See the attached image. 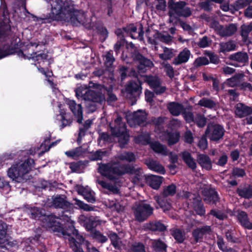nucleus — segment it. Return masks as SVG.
I'll list each match as a JSON object with an SVG mask.
<instances>
[{
    "instance_id": "nucleus-30",
    "label": "nucleus",
    "mask_w": 252,
    "mask_h": 252,
    "mask_svg": "<svg viewBox=\"0 0 252 252\" xmlns=\"http://www.w3.org/2000/svg\"><path fill=\"white\" fill-rule=\"evenodd\" d=\"M166 137L168 146H171L178 143L180 138V133L179 131H168L166 132Z\"/></svg>"
},
{
    "instance_id": "nucleus-22",
    "label": "nucleus",
    "mask_w": 252,
    "mask_h": 252,
    "mask_svg": "<svg viewBox=\"0 0 252 252\" xmlns=\"http://www.w3.org/2000/svg\"><path fill=\"white\" fill-rule=\"evenodd\" d=\"M145 164L150 169L154 171L161 174H164L165 173L164 167L159 162L152 158L146 160Z\"/></svg>"
},
{
    "instance_id": "nucleus-23",
    "label": "nucleus",
    "mask_w": 252,
    "mask_h": 252,
    "mask_svg": "<svg viewBox=\"0 0 252 252\" xmlns=\"http://www.w3.org/2000/svg\"><path fill=\"white\" fill-rule=\"evenodd\" d=\"M146 182L149 186L155 189H158L162 182L163 178L161 176L150 175L145 177Z\"/></svg>"
},
{
    "instance_id": "nucleus-32",
    "label": "nucleus",
    "mask_w": 252,
    "mask_h": 252,
    "mask_svg": "<svg viewBox=\"0 0 252 252\" xmlns=\"http://www.w3.org/2000/svg\"><path fill=\"white\" fill-rule=\"evenodd\" d=\"M237 30L235 25L231 24L226 27H221L219 30V34L221 36H229L233 34Z\"/></svg>"
},
{
    "instance_id": "nucleus-15",
    "label": "nucleus",
    "mask_w": 252,
    "mask_h": 252,
    "mask_svg": "<svg viewBox=\"0 0 252 252\" xmlns=\"http://www.w3.org/2000/svg\"><path fill=\"white\" fill-rule=\"evenodd\" d=\"M26 211L28 215L31 219L34 220H39L41 218H43L42 220L46 225V222H44V219L47 216H50L51 215H45V210L41 208L37 207H31L27 205Z\"/></svg>"
},
{
    "instance_id": "nucleus-6",
    "label": "nucleus",
    "mask_w": 252,
    "mask_h": 252,
    "mask_svg": "<svg viewBox=\"0 0 252 252\" xmlns=\"http://www.w3.org/2000/svg\"><path fill=\"white\" fill-rule=\"evenodd\" d=\"M141 82L129 81L126 87V96L131 100V105L136 104L137 98L139 97L142 91Z\"/></svg>"
},
{
    "instance_id": "nucleus-55",
    "label": "nucleus",
    "mask_w": 252,
    "mask_h": 252,
    "mask_svg": "<svg viewBox=\"0 0 252 252\" xmlns=\"http://www.w3.org/2000/svg\"><path fill=\"white\" fill-rule=\"evenodd\" d=\"M93 238L98 242L104 243L108 240L106 236L103 235L99 231L94 229L93 234Z\"/></svg>"
},
{
    "instance_id": "nucleus-53",
    "label": "nucleus",
    "mask_w": 252,
    "mask_h": 252,
    "mask_svg": "<svg viewBox=\"0 0 252 252\" xmlns=\"http://www.w3.org/2000/svg\"><path fill=\"white\" fill-rule=\"evenodd\" d=\"M118 138V143L121 148H125L126 146L128 144L129 140V133H125L117 137Z\"/></svg>"
},
{
    "instance_id": "nucleus-58",
    "label": "nucleus",
    "mask_w": 252,
    "mask_h": 252,
    "mask_svg": "<svg viewBox=\"0 0 252 252\" xmlns=\"http://www.w3.org/2000/svg\"><path fill=\"white\" fill-rule=\"evenodd\" d=\"M105 154L106 151H102L101 150H98L91 155L89 158L92 161L101 160Z\"/></svg>"
},
{
    "instance_id": "nucleus-36",
    "label": "nucleus",
    "mask_w": 252,
    "mask_h": 252,
    "mask_svg": "<svg viewBox=\"0 0 252 252\" xmlns=\"http://www.w3.org/2000/svg\"><path fill=\"white\" fill-rule=\"evenodd\" d=\"M189 59V50H185L181 52L178 56L175 58L173 61V63L175 65H178L187 62Z\"/></svg>"
},
{
    "instance_id": "nucleus-51",
    "label": "nucleus",
    "mask_w": 252,
    "mask_h": 252,
    "mask_svg": "<svg viewBox=\"0 0 252 252\" xmlns=\"http://www.w3.org/2000/svg\"><path fill=\"white\" fill-rule=\"evenodd\" d=\"M130 252H146L144 244L141 242L133 243L130 248Z\"/></svg>"
},
{
    "instance_id": "nucleus-20",
    "label": "nucleus",
    "mask_w": 252,
    "mask_h": 252,
    "mask_svg": "<svg viewBox=\"0 0 252 252\" xmlns=\"http://www.w3.org/2000/svg\"><path fill=\"white\" fill-rule=\"evenodd\" d=\"M68 104L74 116L77 118V122L79 124H81L83 119V108L81 104H77L74 100H70Z\"/></svg>"
},
{
    "instance_id": "nucleus-38",
    "label": "nucleus",
    "mask_w": 252,
    "mask_h": 252,
    "mask_svg": "<svg viewBox=\"0 0 252 252\" xmlns=\"http://www.w3.org/2000/svg\"><path fill=\"white\" fill-rule=\"evenodd\" d=\"M210 231L209 226H204L201 228H198L195 230L193 233V236L196 242L200 241L202 238L203 235Z\"/></svg>"
},
{
    "instance_id": "nucleus-56",
    "label": "nucleus",
    "mask_w": 252,
    "mask_h": 252,
    "mask_svg": "<svg viewBox=\"0 0 252 252\" xmlns=\"http://www.w3.org/2000/svg\"><path fill=\"white\" fill-rule=\"evenodd\" d=\"M199 104L202 106L207 107L209 108H215L217 104L212 100L202 98L199 101Z\"/></svg>"
},
{
    "instance_id": "nucleus-63",
    "label": "nucleus",
    "mask_w": 252,
    "mask_h": 252,
    "mask_svg": "<svg viewBox=\"0 0 252 252\" xmlns=\"http://www.w3.org/2000/svg\"><path fill=\"white\" fill-rule=\"evenodd\" d=\"M60 115H61L62 117V125L61 126V129L63 128L66 126H70L72 121L70 119H67L65 118V113L61 112Z\"/></svg>"
},
{
    "instance_id": "nucleus-40",
    "label": "nucleus",
    "mask_w": 252,
    "mask_h": 252,
    "mask_svg": "<svg viewBox=\"0 0 252 252\" xmlns=\"http://www.w3.org/2000/svg\"><path fill=\"white\" fill-rule=\"evenodd\" d=\"M252 31V22L249 25H244L241 27V35L244 41L247 44L251 40L248 37L249 33Z\"/></svg>"
},
{
    "instance_id": "nucleus-57",
    "label": "nucleus",
    "mask_w": 252,
    "mask_h": 252,
    "mask_svg": "<svg viewBox=\"0 0 252 252\" xmlns=\"http://www.w3.org/2000/svg\"><path fill=\"white\" fill-rule=\"evenodd\" d=\"M97 32L102 41H105L108 36V31L104 26L98 27L97 28Z\"/></svg>"
},
{
    "instance_id": "nucleus-11",
    "label": "nucleus",
    "mask_w": 252,
    "mask_h": 252,
    "mask_svg": "<svg viewBox=\"0 0 252 252\" xmlns=\"http://www.w3.org/2000/svg\"><path fill=\"white\" fill-rule=\"evenodd\" d=\"M126 31V35H129L132 39H143L144 32L142 24L138 25V27L134 24H130L124 29Z\"/></svg>"
},
{
    "instance_id": "nucleus-3",
    "label": "nucleus",
    "mask_w": 252,
    "mask_h": 252,
    "mask_svg": "<svg viewBox=\"0 0 252 252\" xmlns=\"http://www.w3.org/2000/svg\"><path fill=\"white\" fill-rule=\"evenodd\" d=\"M56 219L54 216H47L44 221L46 222V225L54 232H57L58 235L68 239L70 242L76 241L73 236L77 237L79 233L74 225L70 223L65 224L63 226L60 222L57 221Z\"/></svg>"
},
{
    "instance_id": "nucleus-12",
    "label": "nucleus",
    "mask_w": 252,
    "mask_h": 252,
    "mask_svg": "<svg viewBox=\"0 0 252 252\" xmlns=\"http://www.w3.org/2000/svg\"><path fill=\"white\" fill-rule=\"evenodd\" d=\"M75 189L78 194L83 196V198L88 202L94 203L96 202L95 193L88 186L76 185Z\"/></svg>"
},
{
    "instance_id": "nucleus-29",
    "label": "nucleus",
    "mask_w": 252,
    "mask_h": 252,
    "mask_svg": "<svg viewBox=\"0 0 252 252\" xmlns=\"http://www.w3.org/2000/svg\"><path fill=\"white\" fill-rule=\"evenodd\" d=\"M199 164L203 168L209 170L212 168V162L209 157L205 155H199L197 158Z\"/></svg>"
},
{
    "instance_id": "nucleus-14",
    "label": "nucleus",
    "mask_w": 252,
    "mask_h": 252,
    "mask_svg": "<svg viewBox=\"0 0 252 252\" xmlns=\"http://www.w3.org/2000/svg\"><path fill=\"white\" fill-rule=\"evenodd\" d=\"M122 168L124 169V175L126 174H134V176L133 178V181L134 183H139L142 180L143 172L141 168H135L133 165L129 164H123Z\"/></svg>"
},
{
    "instance_id": "nucleus-48",
    "label": "nucleus",
    "mask_w": 252,
    "mask_h": 252,
    "mask_svg": "<svg viewBox=\"0 0 252 252\" xmlns=\"http://www.w3.org/2000/svg\"><path fill=\"white\" fill-rule=\"evenodd\" d=\"M86 165L85 161L79 160L77 162H72L69 163V168L72 172H79L82 168Z\"/></svg>"
},
{
    "instance_id": "nucleus-46",
    "label": "nucleus",
    "mask_w": 252,
    "mask_h": 252,
    "mask_svg": "<svg viewBox=\"0 0 252 252\" xmlns=\"http://www.w3.org/2000/svg\"><path fill=\"white\" fill-rule=\"evenodd\" d=\"M73 200L75 201L74 205H76L81 210L85 211H92L94 210V206L86 204L83 201L79 200L77 198H74Z\"/></svg>"
},
{
    "instance_id": "nucleus-33",
    "label": "nucleus",
    "mask_w": 252,
    "mask_h": 252,
    "mask_svg": "<svg viewBox=\"0 0 252 252\" xmlns=\"http://www.w3.org/2000/svg\"><path fill=\"white\" fill-rule=\"evenodd\" d=\"M237 192L242 197L248 199L252 198V186H251L240 187L238 188Z\"/></svg>"
},
{
    "instance_id": "nucleus-64",
    "label": "nucleus",
    "mask_w": 252,
    "mask_h": 252,
    "mask_svg": "<svg viewBox=\"0 0 252 252\" xmlns=\"http://www.w3.org/2000/svg\"><path fill=\"white\" fill-rule=\"evenodd\" d=\"M125 28V27L118 28L115 31V33L117 35L118 37L120 38V40L123 41H126L125 33L126 34V31L124 30Z\"/></svg>"
},
{
    "instance_id": "nucleus-25",
    "label": "nucleus",
    "mask_w": 252,
    "mask_h": 252,
    "mask_svg": "<svg viewBox=\"0 0 252 252\" xmlns=\"http://www.w3.org/2000/svg\"><path fill=\"white\" fill-rule=\"evenodd\" d=\"M237 219L243 227L248 229H252V222L250 221L246 212L242 211H238Z\"/></svg>"
},
{
    "instance_id": "nucleus-18",
    "label": "nucleus",
    "mask_w": 252,
    "mask_h": 252,
    "mask_svg": "<svg viewBox=\"0 0 252 252\" xmlns=\"http://www.w3.org/2000/svg\"><path fill=\"white\" fill-rule=\"evenodd\" d=\"M147 115L146 112L138 111L133 113L131 121L136 126H145L147 125Z\"/></svg>"
},
{
    "instance_id": "nucleus-5",
    "label": "nucleus",
    "mask_w": 252,
    "mask_h": 252,
    "mask_svg": "<svg viewBox=\"0 0 252 252\" xmlns=\"http://www.w3.org/2000/svg\"><path fill=\"white\" fill-rule=\"evenodd\" d=\"M98 172L110 181L116 180V176L124 175V169L122 168V165H121L116 162L98 163Z\"/></svg>"
},
{
    "instance_id": "nucleus-54",
    "label": "nucleus",
    "mask_w": 252,
    "mask_h": 252,
    "mask_svg": "<svg viewBox=\"0 0 252 252\" xmlns=\"http://www.w3.org/2000/svg\"><path fill=\"white\" fill-rule=\"evenodd\" d=\"M105 65L107 67H111L115 61V59L113 55L112 51L107 52L105 55Z\"/></svg>"
},
{
    "instance_id": "nucleus-2",
    "label": "nucleus",
    "mask_w": 252,
    "mask_h": 252,
    "mask_svg": "<svg viewBox=\"0 0 252 252\" xmlns=\"http://www.w3.org/2000/svg\"><path fill=\"white\" fill-rule=\"evenodd\" d=\"M187 4V3L184 1H175L174 0H168L167 2L168 15L169 17V23L174 25L179 22L184 30L189 31V24L179 19V17H189V7L186 6Z\"/></svg>"
},
{
    "instance_id": "nucleus-59",
    "label": "nucleus",
    "mask_w": 252,
    "mask_h": 252,
    "mask_svg": "<svg viewBox=\"0 0 252 252\" xmlns=\"http://www.w3.org/2000/svg\"><path fill=\"white\" fill-rule=\"evenodd\" d=\"M98 184L103 189H107L113 192H117L118 191V188L104 181H99Z\"/></svg>"
},
{
    "instance_id": "nucleus-1",
    "label": "nucleus",
    "mask_w": 252,
    "mask_h": 252,
    "mask_svg": "<svg viewBox=\"0 0 252 252\" xmlns=\"http://www.w3.org/2000/svg\"><path fill=\"white\" fill-rule=\"evenodd\" d=\"M51 5L52 11L40 17L34 16V21L42 23H50L54 21H64L78 26L85 22L84 12L75 8V4L71 0H46Z\"/></svg>"
},
{
    "instance_id": "nucleus-45",
    "label": "nucleus",
    "mask_w": 252,
    "mask_h": 252,
    "mask_svg": "<svg viewBox=\"0 0 252 252\" xmlns=\"http://www.w3.org/2000/svg\"><path fill=\"white\" fill-rule=\"evenodd\" d=\"M176 193V186L173 184H171L165 188L161 193V195L164 197L169 196H172Z\"/></svg>"
},
{
    "instance_id": "nucleus-9",
    "label": "nucleus",
    "mask_w": 252,
    "mask_h": 252,
    "mask_svg": "<svg viewBox=\"0 0 252 252\" xmlns=\"http://www.w3.org/2000/svg\"><path fill=\"white\" fill-rule=\"evenodd\" d=\"M10 30V28L6 30L4 27H0V39L7 37ZM14 52L15 49L9 45V42L4 43L0 47V60L12 55Z\"/></svg>"
},
{
    "instance_id": "nucleus-44",
    "label": "nucleus",
    "mask_w": 252,
    "mask_h": 252,
    "mask_svg": "<svg viewBox=\"0 0 252 252\" xmlns=\"http://www.w3.org/2000/svg\"><path fill=\"white\" fill-rule=\"evenodd\" d=\"M119 158L123 161H126L128 162H135L136 160V156L135 154L131 152H125L119 156Z\"/></svg>"
},
{
    "instance_id": "nucleus-37",
    "label": "nucleus",
    "mask_w": 252,
    "mask_h": 252,
    "mask_svg": "<svg viewBox=\"0 0 252 252\" xmlns=\"http://www.w3.org/2000/svg\"><path fill=\"white\" fill-rule=\"evenodd\" d=\"M220 51L225 53L233 51L235 49L236 45L234 41H229L228 42H221L220 44Z\"/></svg>"
},
{
    "instance_id": "nucleus-10",
    "label": "nucleus",
    "mask_w": 252,
    "mask_h": 252,
    "mask_svg": "<svg viewBox=\"0 0 252 252\" xmlns=\"http://www.w3.org/2000/svg\"><path fill=\"white\" fill-rule=\"evenodd\" d=\"M79 220L81 224L88 231H93L98 225H100L101 221L97 217L81 215Z\"/></svg>"
},
{
    "instance_id": "nucleus-43",
    "label": "nucleus",
    "mask_w": 252,
    "mask_h": 252,
    "mask_svg": "<svg viewBox=\"0 0 252 252\" xmlns=\"http://www.w3.org/2000/svg\"><path fill=\"white\" fill-rule=\"evenodd\" d=\"M29 60L32 59L35 61H37L38 63L42 61L44 62V61L47 60V58L48 55L46 53H40L37 54L36 52H34L33 51L31 53H29Z\"/></svg>"
},
{
    "instance_id": "nucleus-52",
    "label": "nucleus",
    "mask_w": 252,
    "mask_h": 252,
    "mask_svg": "<svg viewBox=\"0 0 252 252\" xmlns=\"http://www.w3.org/2000/svg\"><path fill=\"white\" fill-rule=\"evenodd\" d=\"M252 2V0H237L233 4V7L236 10L244 8Z\"/></svg>"
},
{
    "instance_id": "nucleus-7",
    "label": "nucleus",
    "mask_w": 252,
    "mask_h": 252,
    "mask_svg": "<svg viewBox=\"0 0 252 252\" xmlns=\"http://www.w3.org/2000/svg\"><path fill=\"white\" fill-rule=\"evenodd\" d=\"M153 208L149 204H139L134 212L135 220L138 222H143L153 213Z\"/></svg>"
},
{
    "instance_id": "nucleus-60",
    "label": "nucleus",
    "mask_w": 252,
    "mask_h": 252,
    "mask_svg": "<svg viewBox=\"0 0 252 252\" xmlns=\"http://www.w3.org/2000/svg\"><path fill=\"white\" fill-rule=\"evenodd\" d=\"M81 147H77L73 150L68 151L65 152V155L72 158L79 157L81 155Z\"/></svg>"
},
{
    "instance_id": "nucleus-42",
    "label": "nucleus",
    "mask_w": 252,
    "mask_h": 252,
    "mask_svg": "<svg viewBox=\"0 0 252 252\" xmlns=\"http://www.w3.org/2000/svg\"><path fill=\"white\" fill-rule=\"evenodd\" d=\"M9 45H10L12 48L15 49V52L12 55L16 53L19 57H22L24 59H29L28 57H29V53H27L26 52V50L27 49L26 48L23 50L18 49V44H13V43L12 42L9 43Z\"/></svg>"
},
{
    "instance_id": "nucleus-4",
    "label": "nucleus",
    "mask_w": 252,
    "mask_h": 252,
    "mask_svg": "<svg viewBox=\"0 0 252 252\" xmlns=\"http://www.w3.org/2000/svg\"><path fill=\"white\" fill-rule=\"evenodd\" d=\"M34 165L33 159L29 158L23 162L13 164L7 171L8 176L13 180L20 182L23 177L32 170Z\"/></svg>"
},
{
    "instance_id": "nucleus-8",
    "label": "nucleus",
    "mask_w": 252,
    "mask_h": 252,
    "mask_svg": "<svg viewBox=\"0 0 252 252\" xmlns=\"http://www.w3.org/2000/svg\"><path fill=\"white\" fill-rule=\"evenodd\" d=\"M225 130L220 125L209 124L205 131L206 135L212 141H217L222 138Z\"/></svg>"
},
{
    "instance_id": "nucleus-13",
    "label": "nucleus",
    "mask_w": 252,
    "mask_h": 252,
    "mask_svg": "<svg viewBox=\"0 0 252 252\" xmlns=\"http://www.w3.org/2000/svg\"><path fill=\"white\" fill-rule=\"evenodd\" d=\"M134 62H138L139 64L137 68L139 72L144 73L147 70V67H152L154 64L153 62L147 58L143 56L140 52L137 53L132 58Z\"/></svg>"
},
{
    "instance_id": "nucleus-47",
    "label": "nucleus",
    "mask_w": 252,
    "mask_h": 252,
    "mask_svg": "<svg viewBox=\"0 0 252 252\" xmlns=\"http://www.w3.org/2000/svg\"><path fill=\"white\" fill-rule=\"evenodd\" d=\"M108 237L114 248L116 249L119 250L121 248V246L119 244L120 238L118 235L115 232L111 231L108 234Z\"/></svg>"
},
{
    "instance_id": "nucleus-49",
    "label": "nucleus",
    "mask_w": 252,
    "mask_h": 252,
    "mask_svg": "<svg viewBox=\"0 0 252 252\" xmlns=\"http://www.w3.org/2000/svg\"><path fill=\"white\" fill-rule=\"evenodd\" d=\"M172 235L178 243H182L185 239V234L181 229H176L172 232Z\"/></svg>"
},
{
    "instance_id": "nucleus-28",
    "label": "nucleus",
    "mask_w": 252,
    "mask_h": 252,
    "mask_svg": "<svg viewBox=\"0 0 252 252\" xmlns=\"http://www.w3.org/2000/svg\"><path fill=\"white\" fill-rule=\"evenodd\" d=\"M155 199L157 203L158 204L164 212L169 211L171 209V203L168 200L167 197H164L161 195L156 196Z\"/></svg>"
},
{
    "instance_id": "nucleus-21",
    "label": "nucleus",
    "mask_w": 252,
    "mask_h": 252,
    "mask_svg": "<svg viewBox=\"0 0 252 252\" xmlns=\"http://www.w3.org/2000/svg\"><path fill=\"white\" fill-rule=\"evenodd\" d=\"M167 108L170 114L175 116H179L185 111L182 104L177 102H170L167 104Z\"/></svg>"
},
{
    "instance_id": "nucleus-31",
    "label": "nucleus",
    "mask_w": 252,
    "mask_h": 252,
    "mask_svg": "<svg viewBox=\"0 0 252 252\" xmlns=\"http://www.w3.org/2000/svg\"><path fill=\"white\" fill-rule=\"evenodd\" d=\"M145 81L148 84L152 90H154L159 85L161 84L160 79L157 76L146 75Z\"/></svg>"
},
{
    "instance_id": "nucleus-16",
    "label": "nucleus",
    "mask_w": 252,
    "mask_h": 252,
    "mask_svg": "<svg viewBox=\"0 0 252 252\" xmlns=\"http://www.w3.org/2000/svg\"><path fill=\"white\" fill-rule=\"evenodd\" d=\"M64 195H58L53 198L52 204L56 208H61L66 210L72 209L74 204L66 200Z\"/></svg>"
},
{
    "instance_id": "nucleus-26",
    "label": "nucleus",
    "mask_w": 252,
    "mask_h": 252,
    "mask_svg": "<svg viewBox=\"0 0 252 252\" xmlns=\"http://www.w3.org/2000/svg\"><path fill=\"white\" fill-rule=\"evenodd\" d=\"M235 114L239 117H244L252 113L251 108L244 105L242 103H238L235 107Z\"/></svg>"
},
{
    "instance_id": "nucleus-61",
    "label": "nucleus",
    "mask_w": 252,
    "mask_h": 252,
    "mask_svg": "<svg viewBox=\"0 0 252 252\" xmlns=\"http://www.w3.org/2000/svg\"><path fill=\"white\" fill-rule=\"evenodd\" d=\"M173 57V53L171 50L167 48H165L164 53L159 55V58L163 60H168Z\"/></svg>"
},
{
    "instance_id": "nucleus-39",
    "label": "nucleus",
    "mask_w": 252,
    "mask_h": 252,
    "mask_svg": "<svg viewBox=\"0 0 252 252\" xmlns=\"http://www.w3.org/2000/svg\"><path fill=\"white\" fill-rule=\"evenodd\" d=\"M152 247L156 252H164L166 251L167 245L160 239L155 240L152 243Z\"/></svg>"
},
{
    "instance_id": "nucleus-17",
    "label": "nucleus",
    "mask_w": 252,
    "mask_h": 252,
    "mask_svg": "<svg viewBox=\"0 0 252 252\" xmlns=\"http://www.w3.org/2000/svg\"><path fill=\"white\" fill-rule=\"evenodd\" d=\"M229 59L233 62H236L235 64H233L236 67L244 65L248 62L249 56L246 52H238L231 55Z\"/></svg>"
},
{
    "instance_id": "nucleus-41",
    "label": "nucleus",
    "mask_w": 252,
    "mask_h": 252,
    "mask_svg": "<svg viewBox=\"0 0 252 252\" xmlns=\"http://www.w3.org/2000/svg\"><path fill=\"white\" fill-rule=\"evenodd\" d=\"M154 37L155 39L166 44L170 43L173 39V37L169 34H163L158 31L154 34Z\"/></svg>"
},
{
    "instance_id": "nucleus-27",
    "label": "nucleus",
    "mask_w": 252,
    "mask_h": 252,
    "mask_svg": "<svg viewBox=\"0 0 252 252\" xmlns=\"http://www.w3.org/2000/svg\"><path fill=\"white\" fill-rule=\"evenodd\" d=\"M244 76V74L242 73L236 74L231 78L227 79L224 83V84L230 87H234L237 86H240V82Z\"/></svg>"
},
{
    "instance_id": "nucleus-34",
    "label": "nucleus",
    "mask_w": 252,
    "mask_h": 252,
    "mask_svg": "<svg viewBox=\"0 0 252 252\" xmlns=\"http://www.w3.org/2000/svg\"><path fill=\"white\" fill-rule=\"evenodd\" d=\"M151 147L153 150L158 154H161L163 155L166 156L168 154V150L166 147L159 142L156 141L151 144Z\"/></svg>"
},
{
    "instance_id": "nucleus-62",
    "label": "nucleus",
    "mask_w": 252,
    "mask_h": 252,
    "mask_svg": "<svg viewBox=\"0 0 252 252\" xmlns=\"http://www.w3.org/2000/svg\"><path fill=\"white\" fill-rule=\"evenodd\" d=\"M7 225L6 223L0 220V240H2L7 234Z\"/></svg>"
},
{
    "instance_id": "nucleus-24",
    "label": "nucleus",
    "mask_w": 252,
    "mask_h": 252,
    "mask_svg": "<svg viewBox=\"0 0 252 252\" xmlns=\"http://www.w3.org/2000/svg\"><path fill=\"white\" fill-rule=\"evenodd\" d=\"M145 228L154 232H163L166 230V226L159 221H152L146 223Z\"/></svg>"
},
{
    "instance_id": "nucleus-50",
    "label": "nucleus",
    "mask_w": 252,
    "mask_h": 252,
    "mask_svg": "<svg viewBox=\"0 0 252 252\" xmlns=\"http://www.w3.org/2000/svg\"><path fill=\"white\" fill-rule=\"evenodd\" d=\"M218 200V195L217 192L214 190H210L209 195L205 196L204 200L207 203H215Z\"/></svg>"
},
{
    "instance_id": "nucleus-19",
    "label": "nucleus",
    "mask_w": 252,
    "mask_h": 252,
    "mask_svg": "<svg viewBox=\"0 0 252 252\" xmlns=\"http://www.w3.org/2000/svg\"><path fill=\"white\" fill-rule=\"evenodd\" d=\"M84 98L93 102L101 103L105 100V95L99 91L88 90L84 95Z\"/></svg>"
},
{
    "instance_id": "nucleus-35",
    "label": "nucleus",
    "mask_w": 252,
    "mask_h": 252,
    "mask_svg": "<svg viewBox=\"0 0 252 252\" xmlns=\"http://www.w3.org/2000/svg\"><path fill=\"white\" fill-rule=\"evenodd\" d=\"M112 134L114 136L118 137L125 133H128L126 130V124L121 125L114 126V127H111Z\"/></svg>"
}]
</instances>
